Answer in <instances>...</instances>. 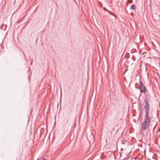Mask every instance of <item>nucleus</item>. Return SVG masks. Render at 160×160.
<instances>
[{
  "label": "nucleus",
  "instance_id": "f257e3e1",
  "mask_svg": "<svg viewBox=\"0 0 160 160\" xmlns=\"http://www.w3.org/2000/svg\"><path fill=\"white\" fill-rule=\"evenodd\" d=\"M144 102L146 103L144 106L146 114L144 121L142 124V127L143 129L145 130L148 128L151 122V119L148 116L150 109L148 100L146 99H145L144 100Z\"/></svg>",
  "mask_w": 160,
  "mask_h": 160
},
{
  "label": "nucleus",
  "instance_id": "f03ea898",
  "mask_svg": "<svg viewBox=\"0 0 160 160\" xmlns=\"http://www.w3.org/2000/svg\"><path fill=\"white\" fill-rule=\"evenodd\" d=\"M140 91L141 92L145 93L146 91V89L145 87L143 85L142 82L141 81H139Z\"/></svg>",
  "mask_w": 160,
  "mask_h": 160
},
{
  "label": "nucleus",
  "instance_id": "7ed1b4c3",
  "mask_svg": "<svg viewBox=\"0 0 160 160\" xmlns=\"http://www.w3.org/2000/svg\"><path fill=\"white\" fill-rule=\"evenodd\" d=\"M130 8L131 10H135V5L134 4L131 5Z\"/></svg>",
  "mask_w": 160,
  "mask_h": 160
},
{
  "label": "nucleus",
  "instance_id": "20e7f679",
  "mask_svg": "<svg viewBox=\"0 0 160 160\" xmlns=\"http://www.w3.org/2000/svg\"><path fill=\"white\" fill-rule=\"evenodd\" d=\"M128 1L130 3H132V0H128Z\"/></svg>",
  "mask_w": 160,
  "mask_h": 160
},
{
  "label": "nucleus",
  "instance_id": "39448f33",
  "mask_svg": "<svg viewBox=\"0 0 160 160\" xmlns=\"http://www.w3.org/2000/svg\"><path fill=\"white\" fill-rule=\"evenodd\" d=\"M128 70V69H126L125 70L124 72V73H125V72H127Z\"/></svg>",
  "mask_w": 160,
  "mask_h": 160
},
{
  "label": "nucleus",
  "instance_id": "423d86ee",
  "mask_svg": "<svg viewBox=\"0 0 160 160\" xmlns=\"http://www.w3.org/2000/svg\"><path fill=\"white\" fill-rule=\"evenodd\" d=\"M103 8V9L104 10H107V9H106L105 7H104Z\"/></svg>",
  "mask_w": 160,
  "mask_h": 160
},
{
  "label": "nucleus",
  "instance_id": "0eeeda50",
  "mask_svg": "<svg viewBox=\"0 0 160 160\" xmlns=\"http://www.w3.org/2000/svg\"><path fill=\"white\" fill-rule=\"evenodd\" d=\"M158 64H159V67H160V62H159V63Z\"/></svg>",
  "mask_w": 160,
  "mask_h": 160
},
{
  "label": "nucleus",
  "instance_id": "6e6552de",
  "mask_svg": "<svg viewBox=\"0 0 160 160\" xmlns=\"http://www.w3.org/2000/svg\"><path fill=\"white\" fill-rule=\"evenodd\" d=\"M46 159L45 158H43L42 160H46Z\"/></svg>",
  "mask_w": 160,
  "mask_h": 160
},
{
  "label": "nucleus",
  "instance_id": "1a4fd4ad",
  "mask_svg": "<svg viewBox=\"0 0 160 160\" xmlns=\"http://www.w3.org/2000/svg\"><path fill=\"white\" fill-rule=\"evenodd\" d=\"M159 131H160V127L159 129Z\"/></svg>",
  "mask_w": 160,
  "mask_h": 160
}]
</instances>
